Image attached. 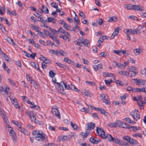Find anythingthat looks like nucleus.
<instances>
[{
    "mask_svg": "<svg viewBox=\"0 0 146 146\" xmlns=\"http://www.w3.org/2000/svg\"><path fill=\"white\" fill-rule=\"evenodd\" d=\"M32 134L35 137V139L39 141H43L46 139V135L43 132L38 130L33 131Z\"/></svg>",
    "mask_w": 146,
    "mask_h": 146,
    "instance_id": "obj_1",
    "label": "nucleus"
},
{
    "mask_svg": "<svg viewBox=\"0 0 146 146\" xmlns=\"http://www.w3.org/2000/svg\"><path fill=\"white\" fill-rule=\"evenodd\" d=\"M32 134L35 137V139L39 141H43L46 139V135L43 132L38 130L33 131Z\"/></svg>",
    "mask_w": 146,
    "mask_h": 146,
    "instance_id": "obj_2",
    "label": "nucleus"
},
{
    "mask_svg": "<svg viewBox=\"0 0 146 146\" xmlns=\"http://www.w3.org/2000/svg\"><path fill=\"white\" fill-rule=\"evenodd\" d=\"M32 134L35 137V139L39 141H43L46 139V135L43 132L38 130L33 131Z\"/></svg>",
    "mask_w": 146,
    "mask_h": 146,
    "instance_id": "obj_3",
    "label": "nucleus"
},
{
    "mask_svg": "<svg viewBox=\"0 0 146 146\" xmlns=\"http://www.w3.org/2000/svg\"><path fill=\"white\" fill-rule=\"evenodd\" d=\"M56 84L58 86L57 88L58 91L60 93H62L64 90L63 86H64L65 89L67 90H69L71 89L70 85H67L66 83L64 81H62L60 83H56Z\"/></svg>",
    "mask_w": 146,
    "mask_h": 146,
    "instance_id": "obj_4",
    "label": "nucleus"
},
{
    "mask_svg": "<svg viewBox=\"0 0 146 146\" xmlns=\"http://www.w3.org/2000/svg\"><path fill=\"white\" fill-rule=\"evenodd\" d=\"M130 115L136 121L138 120L140 118V114L138 110H135L132 111L130 112Z\"/></svg>",
    "mask_w": 146,
    "mask_h": 146,
    "instance_id": "obj_5",
    "label": "nucleus"
},
{
    "mask_svg": "<svg viewBox=\"0 0 146 146\" xmlns=\"http://www.w3.org/2000/svg\"><path fill=\"white\" fill-rule=\"evenodd\" d=\"M124 32L126 31V32L129 33L130 35H133V34H139L141 33V32L140 31L139 29H125L124 31Z\"/></svg>",
    "mask_w": 146,
    "mask_h": 146,
    "instance_id": "obj_6",
    "label": "nucleus"
},
{
    "mask_svg": "<svg viewBox=\"0 0 146 146\" xmlns=\"http://www.w3.org/2000/svg\"><path fill=\"white\" fill-rule=\"evenodd\" d=\"M0 91L3 95L7 94V95L10 93V90L8 87L1 86L0 87Z\"/></svg>",
    "mask_w": 146,
    "mask_h": 146,
    "instance_id": "obj_7",
    "label": "nucleus"
},
{
    "mask_svg": "<svg viewBox=\"0 0 146 146\" xmlns=\"http://www.w3.org/2000/svg\"><path fill=\"white\" fill-rule=\"evenodd\" d=\"M136 84L139 85H146V80L143 79H133Z\"/></svg>",
    "mask_w": 146,
    "mask_h": 146,
    "instance_id": "obj_8",
    "label": "nucleus"
},
{
    "mask_svg": "<svg viewBox=\"0 0 146 146\" xmlns=\"http://www.w3.org/2000/svg\"><path fill=\"white\" fill-rule=\"evenodd\" d=\"M9 133L13 141L15 142L17 141V136L15 132L13 130L11 129L9 131Z\"/></svg>",
    "mask_w": 146,
    "mask_h": 146,
    "instance_id": "obj_9",
    "label": "nucleus"
},
{
    "mask_svg": "<svg viewBox=\"0 0 146 146\" xmlns=\"http://www.w3.org/2000/svg\"><path fill=\"white\" fill-rule=\"evenodd\" d=\"M52 112L53 114L55 115L58 119L60 118L61 116L60 115V113L58 108H52Z\"/></svg>",
    "mask_w": 146,
    "mask_h": 146,
    "instance_id": "obj_10",
    "label": "nucleus"
},
{
    "mask_svg": "<svg viewBox=\"0 0 146 146\" xmlns=\"http://www.w3.org/2000/svg\"><path fill=\"white\" fill-rule=\"evenodd\" d=\"M117 125L120 127L127 129V128L128 124L125 123L119 120L117 121Z\"/></svg>",
    "mask_w": 146,
    "mask_h": 146,
    "instance_id": "obj_11",
    "label": "nucleus"
},
{
    "mask_svg": "<svg viewBox=\"0 0 146 146\" xmlns=\"http://www.w3.org/2000/svg\"><path fill=\"white\" fill-rule=\"evenodd\" d=\"M96 131V132L98 133V135L102 138H103L104 135L105 134V132L104 130L101 128H98V127H97Z\"/></svg>",
    "mask_w": 146,
    "mask_h": 146,
    "instance_id": "obj_12",
    "label": "nucleus"
},
{
    "mask_svg": "<svg viewBox=\"0 0 146 146\" xmlns=\"http://www.w3.org/2000/svg\"><path fill=\"white\" fill-rule=\"evenodd\" d=\"M113 137L111 135L109 134H105L102 138L111 142L113 141Z\"/></svg>",
    "mask_w": 146,
    "mask_h": 146,
    "instance_id": "obj_13",
    "label": "nucleus"
},
{
    "mask_svg": "<svg viewBox=\"0 0 146 146\" xmlns=\"http://www.w3.org/2000/svg\"><path fill=\"white\" fill-rule=\"evenodd\" d=\"M113 141H112L115 143L117 144H119L120 145H125V142L122 141V140H120L118 139L115 138L113 137Z\"/></svg>",
    "mask_w": 146,
    "mask_h": 146,
    "instance_id": "obj_14",
    "label": "nucleus"
},
{
    "mask_svg": "<svg viewBox=\"0 0 146 146\" xmlns=\"http://www.w3.org/2000/svg\"><path fill=\"white\" fill-rule=\"evenodd\" d=\"M133 10L137 11H144V10L140 5H133Z\"/></svg>",
    "mask_w": 146,
    "mask_h": 146,
    "instance_id": "obj_15",
    "label": "nucleus"
},
{
    "mask_svg": "<svg viewBox=\"0 0 146 146\" xmlns=\"http://www.w3.org/2000/svg\"><path fill=\"white\" fill-rule=\"evenodd\" d=\"M18 130L23 133L25 135H29L30 134L29 132L23 127H19V128H18Z\"/></svg>",
    "mask_w": 146,
    "mask_h": 146,
    "instance_id": "obj_16",
    "label": "nucleus"
},
{
    "mask_svg": "<svg viewBox=\"0 0 146 146\" xmlns=\"http://www.w3.org/2000/svg\"><path fill=\"white\" fill-rule=\"evenodd\" d=\"M90 141L94 144H97L100 142V140L98 138H90Z\"/></svg>",
    "mask_w": 146,
    "mask_h": 146,
    "instance_id": "obj_17",
    "label": "nucleus"
},
{
    "mask_svg": "<svg viewBox=\"0 0 146 146\" xmlns=\"http://www.w3.org/2000/svg\"><path fill=\"white\" fill-rule=\"evenodd\" d=\"M31 65L33 67L37 69L40 72H42L41 70L39 69V66L38 64L35 63L34 62H31L30 63Z\"/></svg>",
    "mask_w": 146,
    "mask_h": 146,
    "instance_id": "obj_18",
    "label": "nucleus"
},
{
    "mask_svg": "<svg viewBox=\"0 0 146 146\" xmlns=\"http://www.w3.org/2000/svg\"><path fill=\"white\" fill-rule=\"evenodd\" d=\"M4 9L5 10L6 9L7 13L10 15H12L14 16H16L17 15L15 11H10L7 8H6L5 7L4 8Z\"/></svg>",
    "mask_w": 146,
    "mask_h": 146,
    "instance_id": "obj_19",
    "label": "nucleus"
},
{
    "mask_svg": "<svg viewBox=\"0 0 146 146\" xmlns=\"http://www.w3.org/2000/svg\"><path fill=\"white\" fill-rule=\"evenodd\" d=\"M95 125V124L92 122H90L88 123L87 125V129L90 130L94 129Z\"/></svg>",
    "mask_w": 146,
    "mask_h": 146,
    "instance_id": "obj_20",
    "label": "nucleus"
},
{
    "mask_svg": "<svg viewBox=\"0 0 146 146\" xmlns=\"http://www.w3.org/2000/svg\"><path fill=\"white\" fill-rule=\"evenodd\" d=\"M47 20H45L47 21V22H52L53 24H54L56 23V19L53 17H49L47 18Z\"/></svg>",
    "mask_w": 146,
    "mask_h": 146,
    "instance_id": "obj_21",
    "label": "nucleus"
},
{
    "mask_svg": "<svg viewBox=\"0 0 146 146\" xmlns=\"http://www.w3.org/2000/svg\"><path fill=\"white\" fill-rule=\"evenodd\" d=\"M81 40V38H80L78 40H80L81 42H82V43L83 44L84 46L86 47L88 46V44L90 42L87 39L84 40L83 39L82 40Z\"/></svg>",
    "mask_w": 146,
    "mask_h": 146,
    "instance_id": "obj_22",
    "label": "nucleus"
},
{
    "mask_svg": "<svg viewBox=\"0 0 146 146\" xmlns=\"http://www.w3.org/2000/svg\"><path fill=\"white\" fill-rule=\"evenodd\" d=\"M137 103L139 105V109H143L144 108V106L143 105V101H137Z\"/></svg>",
    "mask_w": 146,
    "mask_h": 146,
    "instance_id": "obj_23",
    "label": "nucleus"
},
{
    "mask_svg": "<svg viewBox=\"0 0 146 146\" xmlns=\"http://www.w3.org/2000/svg\"><path fill=\"white\" fill-rule=\"evenodd\" d=\"M117 19V17L115 16L111 17L109 18V19L108 21V22H112L114 21L115 22L116 21Z\"/></svg>",
    "mask_w": 146,
    "mask_h": 146,
    "instance_id": "obj_24",
    "label": "nucleus"
},
{
    "mask_svg": "<svg viewBox=\"0 0 146 146\" xmlns=\"http://www.w3.org/2000/svg\"><path fill=\"white\" fill-rule=\"evenodd\" d=\"M70 125L74 130H78L80 129L77 125L73 123L72 121L70 122Z\"/></svg>",
    "mask_w": 146,
    "mask_h": 146,
    "instance_id": "obj_25",
    "label": "nucleus"
},
{
    "mask_svg": "<svg viewBox=\"0 0 146 146\" xmlns=\"http://www.w3.org/2000/svg\"><path fill=\"white\" fill-rule=\"evenodd\" d=\"M2 53H0V54L1 55H2V57L5 58V60H7L8 62L10 61V59L8 56L5 54L3 53L2 51Z\"/></svg>",
    "mask_w": 146,
    "mask_h": 146,
    "instance_id": "obj_26",
    "label": "nucleus"
},
{
    "mask_svg": "<svg viewBox=\"0 0 146 146\" xmlns=\"http://www.w3.org/2000/svg\"><path fill=\"white\" fill-rule=\"evenodd\" d=\"M129 142L132 145H137L138 144V142L136 140L131 138H130Z\"/></svg>",
    "mask_w": 146,
    "mask_h": 146,
    "instance_id": "obj_27",
    "label": "nucleus"
},
{
    "mask_svg": "<svg viewBox=\"0 0 146 146\" xmlns=\"http://www.w3.org/2000/svg\"><path fill=\"white\" fill-rule=\"evenodd\" d=\"M82 93L83 95L86 96L88 97H90L92 95L91 93L89 92L86 90H84V91H83L82 92Z\"/></svg>",
    "mask_w": 146,
    "mask_h": 146,
    "instance_id": "obj_28",
    "label": "nucleus"
},
{
    "mask_svg": "<svg viewBox=\"0 0 146 146\" xmlns=\"http://www.w3.org/2000/svg\"><path fill=\"white\" fill-rule=\"evenodd\" d=\"M118 74H120L125 75L126 76H127L129 74V72L123 70H121L119 71L118 72Z\"/></svg>",
    "mask_w": 146,
    "mask_h": 146,
    "instance_id": "obj_29",
    "label": "nucleus"
},
{
    "mask_svg": "<svg viewBox=\"0 0 146 146\" xmlns=\"http://www.w3.org/2000/svg\"><path fill=\"white\" fill-rule=\"evenodd\" d=\"M3 66L5 70L7 71V72L8 74H9L10 73V70L8 68L7 66L6 65V64L5 62H4L3 63Z\"/></svg>",
    "mask_w": 146,
    "mask_h": 146,
    "instance_id": "obj_30",
    "label": "nucleus"
},
{
    "mask_svg": "<svg viewBox=\"0 0 146 146\" xmlns=\"http://www.w3.org/2000/svg\"><path fill=\"white\" fill-rule=\"evenodd\" d=\"M50 38H51L54 41H56V42L58 44H59L60 43V41L58 40V39L55 36H53L52 35H50L49 36Z\"/></svg>",
    "mask_w": 146,
    "mask_h": 146,
    "instance_id": "obj_31",
    "label": "nucleus"
},
{
    "mask_svg": "<svg viewBox=\"0 0 146 146\" xmlns=\"http://www.w3.org/2000/svg\"><path fill=\"white\" fill-rule=\"evenodd\" d=\"M112 65L113 66H115L119 68H120L122 66L121 64L114 61L113 62Z\"/></svg>",
    "mask_w": 146,
    "mask_h": 146,
    "instance_id": "obj_32",
    "label": "nucleus"
},
{
    "mask_svg": "<svg viewBox=\"0 0 146 146\" xmlns=\"http://www.w3.org/2000/svg\"><path fill=\"white\" fill-rule=\"evenodd\" d=\"M129 125H128L127 129H129L131 131H136V127L135 126H129Z\"/></svg>",
    "mask_w": 146,
    "mask_h": 146,
    "instance_id": "obj_33",
    "label": "nucleus"
},
{
    "mask_svg": "<svg viewBox=\"0 0 146 146\" xmlns=\"http://www.w3.org/2000/svg\"><path fill=\"white\" fill-rule=\"evenodd\" d=\"M42 9H43L44 12L46 14H48L49 13V11L48 8L44 6V5H42Z\"/></svg>",
    "mask_w": 146,
    "mask_h": 146,
    "instance_id": "obj_34",
    "label": "nucleus"
},
{
    "mask_svg": "<svg viewBox=\"0 0 146 146\" xmlns=\"http://www.w3.org/2000/svg\"><path fill=\"white\" fill-rule=\"evenodd\" d=\"M63 27H64L65 29H66L67 30H70V26L69 25L67 24L66 23H64V25H63ZM70 31H72V30H70Z\"/></svg>",
    "mask_w": 146,
    "mask_h": 146,
    "instance_id": "obj_35",
    "label": "nucleus"
},
{
    "mask_svg": "<svg viewBox=\"0 0 146 146\" xmlns=\"http://www.w3.org/2000/svg\"><path fill=\"white\" fill-rule=\"evenodd\" d=\"M75 14V17L74 18V21L76 22V24H77L79 25L80 24V22L79 20L78 19V17L76 13L74 12Z\"/></svg>",
    "mask_w": 146,
    "mask_h": 146,
    "instance_id": "obj_36",
    "label": "nucleus"
},
{
    "mask_svg": "<svg viewBox=\"0 0 146 146\" xmlns=\"http://www.w3.org/2000/svg\"><path fill=\"white\" fill-rule=\"evenodd\" d=\"M30 119L32 121L35 123H37V120L35 118V117L33 115H31L30 117Z\"/></svg>",
    "mask_w": 146,
    "mask_h": 146,
    "instance_id": "obj_37",
    "label": "nucleus"
},
{
    "mask_svg": "<svg viewBox=\"0 0 146 146\" xmlns=\"http://www.w3.org/2000/svg\"><path fill=\"white\" fill-rule=\"evenodd\" d=\"M127 18L128 19H133L134 20L138 21L137 18V17L135 16H133V15L129 16Z\"/></svg>",
    "mask_w": 146,
    "mask_h": 146,
    "instance_id": "obj_38",
    "label": "nucleus"
},
{
    "mask_svg": "<svg viewBox=\"0 0 146 146\" xmlns=\"http://www.w3.org/2000/svg\"><path fill=\"white\" fill-rule=\"evenodd\" d=\"M0 20L1 21H5L6 22V24L9 26H10V25L8 21L7 18H4L3 17H0Z\"/></svg>",
    "mask_w": 146,
    "mask_h": 146,
    "instance_id": "obj_39",
    "label": "nucleus"
},
{
    "mask_svg": "<svg viewBox=\"0 0 146 146\" xmlns=\"http://www.w3.org/2000/svg\"><path fill=\"white\" fill-rule=\"evenodd\" d=\"M71 87V89L72 90H74L76 92H79L80 90L76 88L75 86H74L72 84L70 85Z\"/></svg>",
    "mask_w": 146,
    "mask_h": 146,
    "instance_id": "obj_40",
    "label": "nucleus"
},
{
    "mask_svg": "<svg viewBox=\"0 0 146 146\" xmlns=\"http://www.w3.org/2000/svg\"><path fill=\"white\" fill-rule=\"evenodd\" d=\"M131 4H129L126 5L125 6H126V8H127V10H133V5Z\"/></svg>",
    "mask_w": 146,
    "mask_h": 146,
    "instance_id": "obj_41",
    "label": "nucleus"
},
{
    "mask_svg": "<svg viewBox=\"0 0 146 146\" xmlns=\"http://www.w3.org/2000/svg\"><path fill=\"white\" fill-rule=\"evenodd\" d=\"M140 50H141L140 49H137L134 50L133 52L136 55L140 54Z\"/></svg>",
    "mask_w": 146,
    "mask_h": 146,
    "instance_id": "obj_42",
    "label": "nucleus"
},
{
    "mask_svg": "<svg viewBox=\"0 0 146 146\" xmlns=\"http://www.w3.org/2000/svg\"><path fill=\"white\" fill-rule=\"evenodd\" d=\"M49 76L50 77L53 78L54 77L56 74L52 70H50L49 72Z\"/></svg>",
    "mask_w": 146,
    "mask_h": 146,
    "instance_id": "obj_43",
    "label": "nucleus"
},
{
    "mask_svg": "<svg viewBox=\"0 0 146 146\" xmlns=\"http://www.w3.org/2000/svg\"><path fill=\"white\" fill-rule=\"evenodd\" d=\"M117 125V122H116L115 123H111L109 124L108 126L110 127H115Z\"/></svg>",
    "mask_w": 146,
    "mask_h": 146,
    "instance_id": "obj_44",
    "label": "nucleus"
},
{
    "mask_svg": "<svg viewBox=\"0 0 146 146\" xmlns=\"http://www.w3.org/2000/svg\"><path fill=\"white\" fill-rule=\"evenodd\" d=\"M56 64L61 68H64L66 67V66L65 65L62 63H56Z\"/></svg>",
    "mask_w": 146,
    "mask_h": 146,
    "instance_id": "obj_45",
    "label": "nucleus"
},
{
    "mask_svg": "<svg viewBox=\"0 0 146 146\" xmlns=\"http://www.w3.org/2000/svg\"><path fill=\"white\" fill-rule=\"evenodd\" d=\"M64 61L68 64H71L72 62L71 60L67 57H65L64 60Z\"/></svg>",
    "mask_w": 146,
    "mask_h": 146,
    "instance_id": "obj_46",
    "label": "nucleus"
},
{
    "mask_svg": "<svg viewBox=\"0 0 146 146\" xmlns=\"http://www.w3.org/2000/svg\"><path fill=\"white\" fill-rule=\"evenodd\" d=\"M86 83L88 84L89 85H92V86H94L95 85V83L93 82L92 81H86L85 82Z\"/></svg>",
    "mask_w": 146,
    "mask_h": 146,
    "instance_id": "obj_47",
    "label": "nucleus"
},
{
    "mask_svg": "<svg viewBox=\"0 0 146 146\" xmlns=\"http://www.w3.org/2000/svg\"><path fill=\"white\" fill-rule=\"evenodd\" d=\"M96 22L98 25H101L103 23V21L102 19H100L97 20Z\"/></svg>",
    "mask_w": 146,
    "mask_h": 146,
    "instance_id": "obj_48",
    "label": "nucleus"
},
{
    "mask_svg": "<svg viewBox=\"0 0 146 146\" xmlns=\"http://www.w3.org/2000/svg\"><path fill=\"white\" fill-rule=\"evenodd\" d=\"M49 62H45L42 63V68L43 69H45L46 67V64H47L49 63Z\"/></svg>",
    "mask_w": 146,
    "mask_h": 146,
    "instance_id": "obj_49",
    "label": "nucleus"
},
{
    "mask_svg": "<svg viewBox=\"0 0 146 146\" xmlns=\"http://www.w3.org/2000/svg\"><path fill=\"white\" fill-rule=\"evenodd\" d=\"M131 137H129V136H126L123 137V139L125 141H126L127 142H129L130 139Z\"/></svg>",
    "mask_w": 146,
    "mask_h": 146,
    "instance_id": "obj_50",
    "label": "nucleus"
},
{
    "mask_svg": "<svg viewBox=\"0 0 146 146\" xmlns=\"http://www.w3.org/2000/svg\"><path fill=\"white\" fill-rule=\"evenodd\" d=\"M32 103H31V105L30 106V107L31 108H35L36 107H37L38 108H39V107L38 106H37L35 105L34 103L33 102H32Z\"/></svg>",
    "mask_w": 146,
    "mask_h": 146,
    "instance_id": "obj_51",
    "label": "nucleus"
},
{
    "mask_svg": "<svg viewBox=\"0 0 146 146\" xmlns=\"http://www.w3.org/2000/svg\"><path fill=\"white\" fill-rule=\"evenodd\" d=\"M133 136L135 137L138 136L139 137L141 138L142 137V136L141 134L140 133H136V134H133Z\"/></svg>",
    "mask_w": 146,
    "mask_h": 146,
    "instance_id": "obj_52",
    "label": "nucleus"
},
{
    "mask_svg": "<svg viewBox=\"0 0 146 146\" xmlns=\"http://www.w3.org/2000/svg\"><path fill=\"white\" fill-rule=\"evenodd\" d=\"M125 120L127 122L129 123H133V121L131 120L130 118L128 117L125 118Z\"/></svg>",
    "mask_w": 146,
    "mask_h": 146,
    "instance_id": "obj_53",
    "label": "nucleus"
},
{
    "mask_svg": "<svg viewBox=\"0 0 146 146\" xmlns=\"http://www.w3.org/2000/svg\"><path fill=\"white\" fill-rule=\"evenodd\" d=\"M58 51V50H50V51L51 53L55 55H57Z\"/></svg>",
    "mask_w": 146,
    "mask_h": 146,
    "instance_id": "obj_54",
    "label": "nucleus"
},
{
    "mask_svg": "<svg viewBox=\"0 0 146 146\" xmlns=\"http://www.w3.org/2000/svg\"><path fill=\"white\" fill-rule=\"evenodd\" d=\"M105 82L106 84L108 85H109L111 83V82H112L111 80H105Z\"/></svg>",
    "mask_w": 146,
    "mask_h": 146,
    "instance_id": "obj_55",
    "label": "nucleus"
},
{
    "mask_svg": "<svg viewBox=\"0 0 146 146\" xmlns=\"http://www.w3.org/2000/svg\"><path fill=\"white\" fill-rule=\"evenodd\" d=\"M104 40V37H103V36H101L100 38L97 41V42L99 43H102L103 42Z\"/></svg>",
    "mask_w": 146,
    "mask_h": 146,
    "instance_id": "obj_56",
    "label": "nucleus"
},
{
    "mask_svg": "<svg viewBox=\"0 0 146 146\" xmlns=\"http://www.w3.org/2000/svg\"><path fill=\"white\" fill-rule=\"evenodd\" d=\"M9 82L11 83V84L13 86H15V82L11 79H8Z\"/></svg>",
    "mask_w": 146,
    "mask_h": 146,
    "instance_id": "obj_57",
    "label": "nucleus"
},
{
    "mask_svg": "<svg viewBox=\"0 0 146 146\" xmlns=\"http://www.w3.org/2000/svg\"><path fill=\"white\" fill-rule=\"evenodd\" d=\"M51 5L52 6L55 8H57L58 5H57L55 2H52L51 3Z\"/></svg>",
    "mask_w": 146,
    "mask_h": 146,
    "instance_id": "obj_58",
    "label": "nucleus"
},
{
    "mask_svg": "<svg viewBox=\"0 0 146 146\" xmlns=\"http://www.w3.org/2000/svg\"><path fill=\"white\" fill-rule=\"evenodd\" d=\"M118 30L119 29L118 27H117L115 29L114 32H113V34H114V35H117L118 34L119 32Z\"/></svg>",
    "mask_w": 146,
    "mask_h": 146,
    "instance_id": "obj_59",
    "label": "nucleus"
},
{
    "mask_svg": "<svg viewBox=\"0 0 146 146\" xmlns=\"http://www.w3.org/2000/svg\"><path fill=\"white\" fill-rule=\"evenodd\" d=\"M127 94H124L123 96H121L120 97L121 100L122 101L125 100L127 97Z\"/></svg>",
    "mask_w": 146,
    "mask_h": 146,
    "instance_id": "obj_60",
    "label": "nucleus"
},
{
    "mask_svg": "<svg viewBox=\"0 0 146 146\" xmlns=\"http://www.w3.org/2000/svg\"><path fill=\"white\" fill-rule=\"evenodd\" d=\"M49 30L50 32H52L53 34H55L57 32V31L54 29H52L51 27H49Z\"/></svg>",
    "mask_w": 146,
    "mask_h": 146,
    "instance_id": "obj_61",
    "label": "nucleus"
},
{
    "mask_svg": "<svg viewBox=\"0 0 146 146\" xmlns=\"http://www.w3.org/2000/svg\"><path fill=\"white\" fill-rule=\"evenodd\" d=\"M36 56V53H33L30 54V58H31L33 59H35V56Z\"/></svg>",
    "mask_w": 146,
    "mask_h": 146,
    "instance_id": "obj_62",
    "label": "nucleus"
},
{
    "mask_svg": "<svg viewBox=\"0 0 146 146\" xmlns=\"http://www.w3.org/2000/svg\"><path fill=\"white\" fill-rule=\"evenodd\" d=\"M65 31L62 27H60L58 31V32H59L62 34H64L65 33Z\"/></svg>",
    "mask_w": 146,
    "mask_h": 146,
    "instance_id": "obj_63",
    "label": "nucleus"
},
{
    "mask_svg": "<svg viewBox=\"0 0 146 146\" xmlns=\"http://www.w3.org/2000/svg\"><path fill=\"white\" fill-rule=\"evenodd\" d=\"M142 18H145L146 17V12L145 13H142L140 14Z\"/></svg>",
    "mask_w": 146,
    "mask_h": 146,
    "instance_id": "obj_64",
    "label": "nucleus"
}]
</instances>
